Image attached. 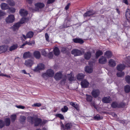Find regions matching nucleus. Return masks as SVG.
Segmentation results:
<instances>
[{"instance_id": "nucleus-46", "label": "nucleus", "mask_w": 130, "mask_h": 130, "mask_svg": "<svg viewBox=\"0 0 130 130\" xmlns=\"http://www.w3.org/2000/svg\"><path fill=\"white\" fill-rule=\"evenodd\" d=\"M6 14V13L0 10V17L4 16Z\"/></svg>"}, {"instance_id": "nucleus-33", "label": "nucleus", "mask_w": 130, "mask_h": 130, "mask_svg": "<svg viewBox=\"0 0 130 130\" xmlns=\"http://www.w3.org/2000/svg\"><path fill=\"white\" fill-rule=\"evenodd\" d=\"M6 2L10 6H13L15 4L14 1L12 0H7Z\"/></svg>"}, {"instance_id": "nucleus-32", "label": "nucleus", "mask_w": 130, "mask_h": 130, "mask_svg": "<svg viewBox=\"0 0 130 130\" xmlns=\"http://www.w3.org/2000/svg\"><path fill=\"white\" fill-rule=\"evenodd\" d=\"M49 50L48 49H45L42 50L41 51V53L42 55L46 56L47 55V54L49 52Z\"/></svg>"}, {"instance_id": "nucleus-58", "label": "nucleus", "mask_w": 130, "mask_h": 130, "mask_svg": "<svg viewBox=\"0 0 130 130\" xmlns=\"http://www.w3.org/2000/svg\"><path fill=\"white\" fill-rule=\"evenodd\" d=\"M53 56V54L52 53H50L48 55V57L50 58H51Z\"/></svg>"}, {"instance_id": "nucleus-62", "label": "nucleus", "mask_w": 130, "mask_h": 130, "mask_svg": "<svg viewBox=\"0 0 130 130\" xmlns=\"http://www.w3.org/2000/svg\"><path fill=\"white\" fill-rule=\"evenodd\" d=\"M27 2L29 4H31L32 3V0H26Z\"/></svg>"}, {"instance_id": "nucleus-37", "label": "nucleus", "mask_w": 130, "mask_h": 130, "mask_svg": "<svg viewBox=\"0 0 130 130\" xmlns=\"http://www.w3.org/2000/svg\"><path fill=\"white\" fill-rule=\"evenodd\" d=\"M124 90L126 93H128L130 91V86L127 85L125 86L124 87Z\"/></svg>"}, {"instance_id": "nucleus-18", "label": "nucleus", "mask_w": 130, "mask_h": 130, "mask_svg": "<svg viewBox=\"0 0 130 130\" xmlns=\"http://www.w3.org/2000/svg\"><path fill=\"white\" fill-rule=\"evenodd\" d=\"M102 101L104 103H109L111 101V99L109 96H108L103 98Z\"/></svg>"}, {"instance_id": "nucleus-36", "label": "nucleus", "mask_w": 130, "mask_h": 130, "mask_svg": "<svg viewBox=\"0 0 130 130\" xmlns=\"http://www.w3.org/2000/svg\"><path fill=\"white\" fill-rule=\"evenodd\" d=\"M103 53L102 51L99 50L96 53V57L97 58L100 56L102 55Z\"/></svg>"}, {"instance_id": "nucleus-6", "label": "nucleus", "mask_w": 130, "mask_h": 130, "mask_svg": "<svg viewBox=\"0 0 130 130\" xmlns=\"http://www.w3.org/2000/svg\"><path fill=\"white\" fill-rule=\"evenodd\" d=\"M71 53L75 56H80L82 54V53L81 51L76 49L72 50Z\"/></svg>"}, {"instance_id": "nucleus-27", "label": "nucleus", "mask_w": 130, "mask_h": 130, "mask_svg": "<svg viewBox=\"0 0 130 130\" xmlns=\"http://www.w3.org/2000/svg\"><path fill=\"white\" fill-rule=\"evenodd\" d=\"M68 78L70 81H72L75 80V78H74V76L73 75L72 73L68 75Z\"/></svg>"}, {"instance_id": "nucleus-25", "label": "nucleus", "mask_w": 130, "mask_h": 130, "mask_svg": "<svg viewBox=\"0 0 130 130\" xmlns=\"http://www.w3.org/2000/svg\"><path fill=\"white\" fill-rule=\"evenodd\" d=\"M85 71L87 73H91L93 71L92 68L91 67L86 66L85 68Z\"/></svg>"}, {"instance_id": "nucleus-22", "label": "nucleus", "mask_w": 130, "mask_h": 130, "mask_svg": "<svg viewBox=\"0 0 130 130\" xmlns=\"http://www.w3.org/2000/svg\"><path fill=\"white\" fill-rule=\"evenodd\" d=\"M18 47V45L17 44H13L9 48V50L10 51L12 52L17 49Z\"/></svg>"}, {"instance_id": "nucleus-20", "label": "nucleus", "mask_w": 130, "mask_h": 130, "mask_svg": "<svg viewBox=\"0 0 130 130\" xmlns=\"http://www.w3.org/2000/svg\"><path fill=\"white\" fill-rule=\"evenodd\" d=\"M47 76L49 77H52L53 76L54 72L52 69H48L46 71Z\"/></svg>"}, {"instance_id": "nucleus-34", "label": "nucleus", "mask_w": 130, "mask_h": 130, "mask_svg": "<svg viewBox=\"0 0 130 130\" xmlns=\"http://www.w3.org/2000/svg\"><path fill=\"white\" fill-rule=\"evenodd\" d=\"M29 20V19L28 18H22L20 22H19L20 23L21 25V24H23L25 22H28Z\"/></svg>"}, {"instance_id": "nucleus-63", "label": "nucleus", "mask_w": 130, "mask_h": 130, "mask_svg": "<svg viewBox=\"0 0 130 130\" xmlns=\"http://www.w3.org/2000/svg\"><path fill=\"white\" fill-rule=\"evenodd\" d=\"M111 115L115 117H117V115L114 113H112L111 114Z\"/></svg>"}, {"instance_id": "nucleus-44", "label": "nucleus", "mask_w": 130, "mask_h": 130, "mask_svg": "<svg viewBox=\"0 0 130 130\" xmlns=\"http://www.w3.org/2000/svg\"><path fill=\"white\" fill-rule=\"evenodd\" d=\"M61 110L62 112H65L68 110V108L67 107V106H64L63 108L61 109Z\"/></svg>"}, {"instance_id": "nucleus-43", "label": "nucleus", "mask_w": 130, "mask_h": 130, "mask_svg": "<svg viewBox=\"0 0 130 130\" xmlns=\"http://www.w3.org/2000/svg\"><path fill=\"white\" fill-rule=\"evenodd\" d=\"M5 123L6 126H8L10 123V121L9 118H6L5 119Z\"/></svg>"}, {"instance_id": "nucleus-48", "label": "nucleus", "mask_w": 130, "mask_h": 130, "mask_svg": "<svg viewBox=\"0 0 130 130\" xmlns=\"http://www.w3.org/2000/svg\"><path fill=\"white\" fill-rule=\"evenodd\" d=\"M45 37L46 39V40L47 41H49V36H48V34L47 33H46L45 35Z\"/></svg>"}, {"instance_id": "nucleus-1", "label": "nucleus", "mask_w": 130, "mask_h": 130, "mask_svg": "<svg viewBox=\"0 0 130 130\" xmlns=\"http://www.w3.org/2000/svg\"><path fill=\"white\" fill-rule=\"evenodd\" d=\"M123 64H120L118 65L117 67V69L119 71H122L125 68V64L126 66L127 67H130V57H128L125 59V61L124 63H123Z\"/></svg>"}, {"instance_id": "nucleus-21", "label": "nucleus", "mask_w": 130, "mask_h": 130, "mask_svg": "<svg viewBox=\"0 0 130 130\" xmlns=\"http://www.w3.org/2000/svg\"><path fill=\"white\" fill-rule=\"evenodd\" d=\"M73 41L75 43H79L80 44H82L84 42L83 40L80 38H76L73 39Z\"/></svg>"}, {"instance_id": "nucleus-28", "label": "nucleus", "mask_w": 130, "mask_h": 130, "mask_svg": "<svg viewBox=\"0 0 130 130\" xmlns=\"http://www.w3.org/2000/svg\"><path fill=\"white\" fill-rule=\"evenodd\" d=\"M91 53L90 52H88L86 53L84 55L85 58L87 60H89L91 56Z\"/></svg>"}, {"instance_id": "nucleus-38", "label": "nucleus", "mask_w": 130, "mask_h": 130, "mask_svg": "<svg viewBox=\"0 0 130 130\" xmlns=\"http://www.w3.org/2000/svg\"><path fill=\"white\" fill-rule=\"evenodd\" d=\"M117 75L119 77H121L124 76V72H118L117 73Z\"/></svg>"}, {"instance_id": "nucleus-11", "label": "nucleus", "mask_w": 130, "mask_h": 130, "mask_svg": "<svg viewBox=\"0 0 130 130\" xmlns=\"http://www.w3.org/2000/svg\"><path fill=\"white\" fill-rule=\"evenodd\" d=\"M62 75L61 72L56 73L55 74L54 78L56 80H60L62 78Z\"/></svg>"}, {"instance_id": "nucleus-45", "label": "nucleus", "mask_w": 130, "mask_h": 130, "mask_svg": "<svg viewBox=\"0 0 130 130\" xmlns=\"http://www.w3.org/2000/svg\"><path fill=\"white\" fill-rule=\"evenodd\" d=\"M57 117L61 119H64L63 116L61 114H58L56 115Z\"/></svg>"}, {"instance_id": "nucleus-47", "label": "nucleus", "mask_w": 130, "mask_h": 130, "mask_svg": "<svg viewBox=\"0 0 130 130\" xmlns=\"http://www.w3.org/2000/svg\"><path fill=\"white\" fill-rule=\"evenodd\" d=\"M12 13H14L15 11V9L13 8H10L8 9Z\"/></svg>"}, {"instance_id": "nucleus-29", "label": "nucleus", "mask_w": 130, "mask_h": 130, "mask_svg": "<svg viewBox=\"0 0 130 130\" xmlns=\"http://www.w3.org/2000/svg\"><path fill=\"white\" fill-rule=\"evenodd\" d=\"M109 65L110 66L113 67L116 65L115 61L113 59H110L109 61Z\"/></svg>"}, {"instance_id": "nucleus-3", "label": "nucleus", "mask_w": 130, "mask_h": 130, "mask_svg": "<svg viewBox=\"0 0 130 130\" xmlns=\"http://www.w3.org/2000/svg\"><path fill=\"white\" fill-rule=\"evenodd\" d=\"M28 121L32 123H33L34 121L35 125L37 126L39 124H42L43 123H42V121L41 119L38 118L34 119L33 118L29 117L28 118Z\"/></svg>"}, {"instance_id": "nucleus-39", "label": "nucleus", "mask_w": 130, "mask_h": 130, "mask_svg": "<svg viewBox=\"0 0 130 130\" xmlns=\"http://www.w3.org/2000/svg\"><path fill=\"white\" fill-rule=\"evenodd\" d=\"M102 118V117H100L99 115L97 114L94 117V119L96 120H99Z\"/></svg>"}, {"instance_id": "nucleus-52", "label": "nucleus", "mask_w": 130, "mask_h": 130, "mask_svg": "<svg viewBox=\"0 0 130 130\" xmlns=\"http://www.w3.org/2000/svg\"><path fill=\"white\" fill-rule=\"evenodd\" d=\"M55 0H48L47 2V4H50L54 2Z\"/></svg>"}, {"instance_id": "nucleus-7", "label": "nucleus", "mask_w": 130, "mask_h": 130, "mask_svg": "<svg viewBox=\"0 0 130 130\" xmlns=\"http://www.w3.org/2000/svg\"><path fill=\"white\" fill-rule=\"evenodd\" d=\"M8 46L7 45H3L0 46V52L1 53H5L8 50Z\"/></svg>"}, {"instance_id": "nucleus-5", "label": "nucleus", "mask_w": 130, "mask_h": 130, "mask_svg": "<svg viewBox=\"0 0 130 130\" xmlns=\"http://www.w3.org/2000/svg\"><path fill=\"white\" fill-rule=\"evenodd\" d=\"M100 93L99 90L98 89H94L92 91L91 94L95 98L98 97Z\"/></svg>"}, {"instance_id": "nucleus-4", "label": "nucleus", "mask_w": 130, "mask_h": 130, "mask_svg": "<svg viewBox=\"0 0 130 130\" xmlns=\"http://www.w3.org/2000/svg\"><path fill=\"white\" fill-rule=\"evenodd\" d=\"M14 16L13 15H10L6 18L5 21L7 23H11L14 22Z\"/></svg>"}, {"instance_id": "nucleus-64", "label": "nucleus", "mask_w": 130, "mask_h": 130, "mask_svg": "<svg viewBox=\"0 0 130 130\" xmlns=\"http://www.w3.org/2000/svg\"><path fill=\"white\" fill-rule=\"evenodd\" d=\"M70 105L71 106H77V104H75V103L73 102L70 103Z\"/></svg>"}, {"instance_id": "nucleus-60", "label": "nucleus", "mask_w": 130, "mask_h": 130, "mask_svg": "<svg viewBox=\"0 0 130 130\" xmlns=\"http://www.w3.org/2000/svg\"><path fill=\"white\" fill-rule=\"evenodd\" d=\"M41 104L40 103H36L34 104L33 106H41Z\"/></svg>"}, {"instance_id": "nucleus-35", "label": "nucleus", "mask_w": 130, "mask_h": 130, "mask_svg": "<svg viewBox=\"0 0 130 130\" xmlns=\"http://www.w3.org/2000/svg\"><path fill=\"white\" fill-rule=\"evenodd\" d=\"M86 100L88 102H91L92 100V97L90 95L86 94Z\"/></svg>"}, {"instance_id": "nucleus-42", "label": "nucleus", "mask_w": 130, "mask_h": 130, "mask_svg": "<svg viewBox=\"0 0 130 130\" xmlns=\"http://www.w3.org/2000/svg\"><path fill=\"white\" fill-rule=\"evenodd\" d=\"M125 80L126 82L128 84H130V76L127 75L125 77Z\"/></svg>"}, {"instance_id": "nucleus-24", "label": "nucleus", "mask_w": 130, "mask_h": 130, "mask_svg": "<svg viewBox=\"0 0 130 130\" xmlns=\"http://www.w3.org/2000/svg\"><path fill=\"white\" fill-rule=\"evenodd\" d=\"M31 54L29 52L24 53L23 55V58L24 59H26L31 57Z\"/></svg>"}, {"instance_id": "nucleus-56", "label": "nucleus", "mask_w": 130, "mask_h": 130, "mask_svg": "<svg viewBox=\"0 0 130 130\" xmlns=\"http://www.w3.org/2000/svg\"><path fill=\"white\" fill-rule=\"evenodd\" d=\"M123 2L126 5H128V4L127 0H123Z\"/></svg>"}, {"instance_id": "nucleus-40", "label": "nucleus", "mask_w": 130, "mask_h": 130, "mask_svg": "<svg viewBox=\"0 0 130 130\" xmlns=\"http://www.w3.org/2000/svg\"><path fill=\"white\" fill-rule=\"evenodd\" d=\"M72 126V124L70 123H68L65 126V128L66 129H68L71 128Z\"/></svg>"}, {"instance_id": "nucleus-19", "label": "nucleus", "mask_w": 130, "mask_h": 130, "mask_svg": "<svg viewBox=\"0 0 130 130\" xmlns=\"http://www.w3.org/2000/svg\"><path fill=\"white\" fill-rule=\"evenodd\" d=\"M1 9L3 10H5L8 9L9 8L8 5L5 3H2L1 5Z\"/></svg>"}, {"instance_id": "nucleus-14", "label": "nucleus", "mask_w": 130, "mask_h": 130, "mask_svg": "<svg viewBox=\"0 0 130 130\" xmlns=\"http://www.w3.org/2000/svg\"><path fill=\"white\" fill-rule=\"evenodd\" d=\"M81 85L83 88H86L88 86L89 83L85 79L82 82Z\"/></svg>"}, {"instance_id": "nucleus-17", "label": "nucleus", "mask_w": 130, "mask_h": 130, "mask_svg": "<svg viewBox=\"0 0 130 130\" xmlns=\"http://www.w3.org/2000/svg\"><path fill=\"white\" fill-rule=\"evenodd\" d=\"M20 14L22 16H26L28 14V12L26 10L21 9L20 11Z\"/></svg>"}, {"instance_id": "nucleus-41", "label": "nucleus", "mask_w": 130, "mask_h": 130, "mask_svg": "<svg viewBox=\"0 0 130 130\" xmlns=\"http://www.w3.org/2000/svg\"><path fill=\"white\" fill-rule=\"evenodd\" d=\"M16 115H13L11 117V121L13 122L14 121L16 118Z\"/></svg>"}, {"instance_id": "nucleus-10", "label": "nucleus", "mask_w": 130, "mask_h": 130, "mask_svg": "<svg viewBox=\"0 0 130 130\" xmlns=\"http://www.w3.org/2000/svg\"><path fill=\"white\" fill-rule=\"evenodd\" d=\"M33 61L30 59H28L25 60V65L27 67H30L34 64Z\"/></svg>"}, {"instance_id": "nucleus-55", "label": "nucleus", "mask_w": 130, "mask_h": 130, "mask_svg": "<svg viewBox=\"0 0 130 130\" xmlns=\"http://www.w3.org/2000/svg\"><path fill=\"white\" fill-rule=\"evenodd\" d=\"M70 3L68 4L66 6V7H65V9L66 10H68L69 9V6H70Z\"/></svg>"}, {"instance_id": "nucleus-26", "label": "nucleus", "mask_w": 130, "mask_h": 130, "mask_svg": "<svg viewBox=\"0 0 130 130\" xmlns=\"http://www.w3.org/2000/svg\"><path fill=\"white\" fill-rule=\"evenodd\" d=\"M84 76L85 75L84 74L79 73L77 75L76 77L78 80H80L84 78Z\"/></svg>"}, {"instance_id": "nucleus-15", "label": "nucleus", "mask_w": 130, "mask_h": 130, "mask_svg": "<svg viewBox=\"0 0 130 130\" xmlns=\"http://www.w3.org/2000/svg\"><path fill=\"white\" fill-rule=\"evenodd\" d=\"M21 26L20 23L18 22L15 23L12 27V28L13 30L15 31L18 30Z\"/></svg>"}, {"instance_id": "nucleus-13", "label": "nucleus", "mask_w": 130, "mask_h": 130, "mask_svg": "<svg viewBox=\"0 0 130 130\" xmlns=\"http://www.w3.org/2000/svg\"><path fill=\"white\" fill-rule=\"evenodd\" d=\"M125 15L127 20L129 23L130 22V10L127 9L125 12Z\"/></svg>"}, {"instance_id": "nucleus-23", "label": "nucleus", "mask_w": 130, "mask_h": 130, "mask_svg": "<svg viewBox=\"0 0 130 130\" xmlns=\"http://www.w3.org/2000/svg\"><path fill=\"white\" fill-rule=\"evenodd\" d=\"M104 55L105 56V57H106L107 58H109L112 57V54L111 52L110 51H107L104 53Z\"/></svg>"}, {"instance_id": "nucleus-59", "label": "nucleus", "mask_w": 130, "mask_h": 130, "mask_svg": "<svg viewBox=\"0 0 130 130\" xmlns=\"http://www.w3.org/2000/svg\"><path fill=\"white\" fill-rule=\"evenodd\" d=\"M16 107L18 108L22 109H24L25 107L24 106H16Z\"/></svg>"}, {"instance_id": "nucleus-8", "label": "nucleus", "mask_w": 130, "mask_h": 130, "mask_svg": "<svg viewBox=\"0 0 130 130\" xmlns=\"http://www.w3.org/2000/svg\"><path fill=\"white\" fill-rule=\"evenodd\" d=\"M44 68V65L42 63L38 64L37 66L33 69V70L35 72L38 71L39 70L43 69Z\"/></svg>"}, {"instance_id": "nucleus-2", "label": "nucleus", "mask_w": 130, "mask_h": 130, "mask_svg": "<svg viewBox=\"0 0 130 130\" xmlns=\"http://www.w3.org/2000/svg\"><path fill=\"white\" fill-rule=\"evenodd\" d=\"M45 6L44 3H38L35 5V8L34 9H30V10L34 12L35 11H41L42 8Z\"/></svg>"}, {"instance_id": "nucleus-50", "label": "nucleus", "mask_w": 130, "mask_h": 130, "mask_svg": "<svg viewBox=\"0 0 130 130\" xmlns=\"http://www.w3.org/2000/svg\"><path fill=\"white\" fill-rule=\"evenodd\" d=\"M118 105V104L117 102L115 101L112 103L111 106H117Z\"/></svg>"}, {"instance_id": "nucleus-51", "label": "nucleus", "mask_w": 130, "mask_h": 130, "mask_svg": "<svg viewBox=\"0 0 130 130\" xmlns=\"http://www.w3.org/2000/svg\"><path fill=\"white\" fill-rule=\"evenodd\" d=\"M4 126L3 122L2 121H0V128L3 127Z\"/></svg>"}, {"instance_id": "nucleus-9", "label": "nucleus", "mask_w": 130, "mask_h": 130, "mask_svg": "<svg viewBox=\"0 0 130 130\" xmlns=\"http://www.w3.org/2000/svg\"><path fill=\"white\" fill-rule=\"evenodd\" d=\"M34 33L33 32L30 31L28 32L26 35V36L24 35H22L23 37L25 39L27 38H31L33 36Z\"/></svg>"}, {"instance_id": "nucleus-53", "label": "nucleus", "mask_w": 130, "mask_h": 130, "mask_svg": "<svg viewBox=\"0 0 130 130\" xmlns=\"http://www.w3.org/2000/svg\"><path fill=\"white\" fill-rule=\"evenodd\" d=\"M61 50V52H63V53H65L66 52V48L64 47H62Z\"/></svg>"}, {"instance_id": "nucleus-12", "label": "nucleus", "mask_w": 130, "mask_h": 130, "mask_svg": "<svg viewBox=\"0 0 130 130\" xmlns=\"http://www.w3.org/2000/svg\"><path fill=\"white\" fill-rule=\"evenodd\" d=\"M107 61V59L105 57L102 56L99 58V62L100 63L102 64L105 63Z\"/></svg>"}, {"instance_id": "nucleus-16", "label": "nucleus", "mask_w": 130, "mask_h": 130, "mask_svg": "<svg viewBox=\"0 0 130 130\" xmlns=\"http://www.w3.org/2000/svg\"><path fill=\"white\" fill-rule=\"evenodd\" d=\"M95 14V12L92 10L89 11L87 12L84 15V17H90Z\"/></svg>"}, {"instance_id": "nucleus-61", "label": "nucleus", "mask_w": 130, "mask_h": 130, "mask_svg": "<svg viewBox=\"0 0 130 130\" xmlns=\"http://www.w3.org/2000/svg\"><path fill=\"white\" fill-rule=\"evenodd\" d=\"M74 108L76 109L78 111L79 110V106H73Z\"/></svg>"}, {"instance_id": "nucleus-49", "label": "nucleus", "mask_w": 130, "mask_h": 130, "mask_svg": "<svg viewBox=\"0 0 130 130\" xmlns=\"http://www.w3.org/2000/svg\"><path fill=\"white\" fill-rule=\"evenodd\" d=\"M26 118L24 116H21L20 117V120L22 122L24 121L25 120Z\"/></svg>"}, {"instance_id": "nucleus-30", "label": "nucleus", "mask_w": 130, "mask_h": 130, "mask_svg": "<svg viewBox=\"0 0 130 130\" xmlns=\"http://www.w3.org/2000/svg\"><path fill=\"white\" fill-rule=\"evenodd\" d=\"M34 56L37 59L39 58L41 56L40 52L38 51H35L34 53Z\"/></svg>"}, {"instance_id": "nucleus-54", "label": "nucleus", "mask_w": 130, "mask_h": 130, "mask_svg": "<svg viewBox=\"0 0 130 130\" xmlns=\"http://www.w3.org/2000/svg\"><path fill=\"white\" fill-rule=\"evenodd\" d=\"M42 76L43 77L45 78L46 77H47L48 76H47V72L45 73L44 74H43Z\"/></svg>"}, {"instance_id": "nucleus-31", "label": "nucleus", "mask_w": 130, "mask_h": 130, "mask_svg": "<svg viewBox=\"0 0 130 130\" xmlns=\"http://www.w3.org/2000/svg\"><path fill=\"white\" fill-rule=\"evenodd\" d=\"M54 54L56 56L60 54V51L58 48L57 47H55L53 50Z\"/></svg>"}, {"instance_id": "nucleus-57", "label": "nucleus", "mask_w": 130, "mask_h": 130, "mask_svg": "<svg viewBox=\"0 0 130 130\" xmlns=\"http://www.w3.org/2000/svg\"><path fill=\"white\" fill-rule=\"evenodd\" d=\"M66 79H67V77H66H66H65V78H64L63 79L61 80V82L62 83H64H64L65 82V81H66Z\"/></svg>"}]
</instances>
